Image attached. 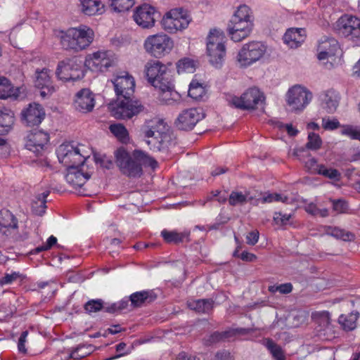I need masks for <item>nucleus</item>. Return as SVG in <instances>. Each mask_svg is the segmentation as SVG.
Masks as SVG:
<instances>
[{"label":"nucleus","mask_w":360,"mask_h":360,"mask_svg":"<svg viewBox=\"0 0 360 360\" xmlns=\"http://www.w3.org/2000/svg\"><path fill=\"white\" fill-rule=\"evenodd\" d=\"M259 235V234L257 231L250 232L246 236L247 243L250 245H255L258 241Z\"/></svg>","instance_id":"obj_62"},{"label":"nucleus","mask_w":360,"mask_h":360,"mask_svg":"<svg viewBox=\"0 0 360 360\" xmlns=\"http://www.w3.org/2000/svg\"><path fill=\"white\" fill-rule=\"evenodd\" d=\"M305 30L302 28L288 29L283 36L284 42L290 48L298 47L305 39Z\"/></svg>","instance_id":"obj_31"},{"label":"nucleus","mask_w":360,"mask_h":360,"mask_svg":"<svg viewBox=\"0 0 360 360\" xmlns=\"http://www.w3.org/2000/svg\"><path fill=\"white\" fill-rule=\"evenodd\" d=\"M67 169L68 173L65 175L67 182L72 185L76 190L79 188V193L80 195H85L84 191H82L81 189L86 180L91 177V174L88 172H84V169L82 168H79V167H75Z\"/></svg>","instance_id":"obj_24"},{"label":"nucleus","mask_w":360,"mask_h":360,"mask_svg":"<svg viewBox=\"0 0 360 360\" xmlns=\"http://www.w3.org/2000/svg\"><path fill=\"white\" fill-rule=\"evenodd\" d=\"M322 146V141L320 136L314 132H311L308 134V141L305 145V149L307 150H317L321 148Z\"/></svg>","instance_id":"obj_49"},{"label":"nucleus","mask_w":360,"mask_h":360,"mask_svg":"<svg viewBox=\"0 0 360 360\" xmlns=\"http://www.w3.org/2000/svg\"><path fill=\"white\" fill-rule=\"evenodd\" d=\"M224 34L217 30H211L207 37V53L210 63L216 68L222 64L226 54Z\"/></svg>","instance_id":"obj_3"},{"label":"nucleus","mask_w":360,"mask_h":360,"mask_svg":"<svg viewBox=\"0 0 360 360\" xmlns=\"http://www.w3.org/2000/svg\"><path fill=\"white\" fill-rule=\"evenodd\" d=\"M108 108L113 117L121 120L131 119L144 110L140 101L132 100L131 97L123 98L115 104H110Z\"/></svg>","instance_id":"obj_6"},{"label":"nucleus","mask_w":360,"mask_h":360,"mask_svg":"<svg viewBox=\"0 0 360 360\" xmlns=\"http://www.w3.org/2000/svg\"><path fill=\"white\" fill-rule=\"evenodd\" d=\"M110 8L115 12H124L129 10L134 4V0H110Z\"/></svg>","instance_id":"obj_41"},{"label":"nucleus","mask_w":360,"mask_h":360,"mask_svg":"<svg viewBox=\"0 0 360 360\" xmlns=\"http://www.w3.org/2000/svg\"><path fill=\"white\" fill-rule=\"evenodd\" d=\"M340 122L337 119L330 120L329 118L322 119V127L326 130H334L340 127Z\"/></svg>","instance_id":"obj_57"},{"label":"nucleus","mask_w":360,"mask_h":360,"mask_svg":"<svg viewBox=\"0 0 360 360\" xmlns=\"http://www.w3.org/2000/svg\"><path fill=\"white\" fill-rule=\"evenodd\" d=\"M168 127L169 126L163 120L155 117L147 120L143 126L142 130L145 137L152 139L155 136L161 135Z\"/></svg>","instance_id":"obj_27"},{"label":"nucleus","mask_w":360,"mask_h":360,"mask_svg":"<svg viewBox=\"0 0 360 360\" xmlns=\"http://www.w3.org/2000/svg\"><path fill=\"white\" fill-rule=\"evenodd\" d=\"M204 117L205 114L202 109L191 108L183 110L179 115L175 124L180 130L190 131Z\"/></svg>","instance_id":"obj_14"},{"label":"nucleus","mask_w":360,"mask_h":360,"mask_svg":"<svg viewBox=\"0 0 360 360\" xmlns=\"http://www.w3.org/2000/svg\"><path fill=\"white\" fill-rule=\"evenodd\" d=\"M266 51V46L260 41L245 44L238 52L237 60L242 67L249 66L259 60Z\"/></svg>","instance_id":"obj_10"},{"label":"nucleus","mask_w":360,"mask_h":360,"mask_svg":"<svg viewBox=\"0 0 360 360\" xmlns=\"http://www.w3.org/2000/svg\"><path fill=\"white\" fill-rule=\"evenodd\" d=\"M82 61L77 58H68L58 64L56 75L63 81L77 80L84 77Z\"/></svg>","instance_id":"obj_7"},{"label":"nucleus","mask_w":360,"mask_h":360,"mask_svg":"<svg viewBox=\"0 0 360 360\" xmlns=\"http://www.w3.org/2000/svg\"><path fill=\"white\" fill-rule=\"evenodd\" d=\"M113 84L115 91L118 97H131L134 93L135 81L128 73H126L124 75L117 76L115 79Z\"/></svg>","instance_id":"obj_20"},{"label":"nucleus","mask_w":360,"mask_h":360,"mask_svg":"<svg viewBox=\"0 0 360 360\" xmlns=\"http://www.w3.org/2000/svg\"><path fill=\"white\" fill-rule=\"evenodd\" d=\"M321 105L328 113H333L338 108L340 101L339 94L333 90H326L319 95Z\"/></svg>","instance_id":"obj_29"},{"label":"nucleus","mask_w":360,"mask_h":360,"mask_svg":"<svg viewBox=\"0 0 360 360\" xmlns=\"http://www.w3.org/2000/svg\"><path fill=\"white\" fill-rule=\"evenodd\" d=\"M103 307V302L101 299L89 300L84 305V309L89 314L98 312Z\"/></svg>","instance_id":"obj_53"},{"label":"nucleus","mask_w":360,"mask_h":360,"mask_svg":"<svg viewBox=\"0 0 360 360\" xmlns=\"http://www.w3.org/2000/svg\"><path fill=\"white\" fill-rule=\"evenodd\" d=\"M27 335H28V332L27 330L23 331L21 333V335L18 339V349L19 352L22 354L27 353V349L25 348V343L26 342Z\"/></svg>","instance_id":"obj_60"},{"label":"nucleus","mask_w":360,"mask_h":360,"mask_svg":"<svg viewBox=\"0 0 360 360\" xmlns=\"http://www.w3.org/2000/svg\"><path fill=\"white\" fill-rule=\"evenodd\" d=\"M253 26V20H231L228 24L227 31L233 41L239 42L250 34Z\"/></svg>","instance_id":"obj_16"},{"label":"nucleus","mask_w":360,"mask_h":360,"mask_svg":"<svg viewBox=\"0 0 360 360\" xmlns=\"http://www.w3.org/2000/svg\"><path fill=\"white\" fill-rule=\"evenodd\" d=\"M82 12L87 15H101L105 6L101 0H79Z\"/></svg>","instance_id":"obj_32"},{"label":"nucleus","mask_w":360,"mask_h":360,"mask_svg":"<svg viewBox=\"0 0 360 360\" xmlns=\"http://www.w3.org/2000/svg\"><path fill=\"white\" fill-rule=\"evenodd\" d=\"M327 233L330 236L342 239L344 241H351L354 239V235L349 231H346L338 227H329Z\"/></svg>","instance_id":"obj_42"},{"label":"nucleus","mask_w":360,"mask_h":360,"mask_svg":"<svg viewBox=\"0 0 360 360\" xmlns=\"http://www.w3.org/2000/svg\"><path fill=\"white\" fill-rule=\"evenodd\" d=\"M269 292L275 293L279 292L281 294H288L292 290V285L290 283H286L278 285H270L268 288Z\"/></svg>","instance_id":"obj_55"},{"label":"nucleus","mask_w":360,"mask_h":360,"mask_svg":"<svg viewBox=\"0 0 360 360\" xmlns=\"http://www.w3.org/2000/svg\"><path fill=\"white\" fill-rule=\"evenodd\" d=\"M19 94V89L15 88L11 82L6 77H0V98L6 99L8 98H17Z\"/></svg>","instance_id":"obj_34"},{"label":"nucleus","mask_w":360,"mask_h":360,"mask_svg":"<svg viewBox=\"0 0 360 360\" xmlns=\"http://www.w3.org/2000/svg\"><path fill=\"white\" fill-rule=\"evenodd\" d=\"M264 345L270 352L274 359L276 360H285V357L281 346L274 342L271 339L264 340Z\"/></svg>","instance_id":"obj_39"},{"label":"nucleus","mask_w":360,"mask_h":360,"mask_svg":"<svg viewBox=\"0 0 360 360\" xmlns=\"http://www.w3.org/2000/svg\"><path fill=\"white\" fill-rule=\"evenodd\" d=\"M156 89L160 91V100L167 104H170L172 101H176L180 98L179 93L174 89L172 78L158 86Z\"/></svg>","instance_id":"obj_30"},{"label":"nucleus","mask_w":360,"mask_h":360,"mask_svg":"<svg viewBox=\"0 0 360 360\" xmlns=\"http://www.w3.org/2000/svg\"><path fill=\"white\" fill-rule=\"evenodd\" d=\"M191 21V17L188 11L182 8H176L166 13L161 23L165 30L169 33H175L186 29Z\"/></svg>","instance_id":"obj_4"},{"label":"nucleus","mask_w":360,"mask_h":360,"mask_svg":"<svg viewBox=\"0 0 360 360\" xmlns=\"http://www.w3.org/2000/svg\"><path fill=\"white\" fill-rule=\"evenodd\" d=\"M21 275L18 272L6 274L4 276L0 278V285H4L10 284L20 278Z\"/></svg>","instance_id":"obj_59"},{"label":"nucleus","mask_w":360,"mask_h":360,"mask_svg":"<svg viewBox=\"0 0 360 360\" xmlns=\"http://www.w3.org/2000/svg\"><path fill=\"white\" fill-rule=\"evenodd\" d=\"M205 94V89L198 82L193 80L188 89V96L195 100H198L202 97Z\"/></svg>","instance_id":"obj_47"},{"label":"nucleus","mask_w":360,"mask_h":360,"mask_svg":"<svg viewBox=\"0 0 360 360\" xmlns=\"http://www.w3.org/2000/svg\"><path fill=\"white\" fill-rule=\"evenodd\" d=\"M274 193H268L263 196L259 200L262 203H271L274 202Z\"/></svg>","instance_id":"obj_64"},{"label":"nucleus","mask_w":360,"mask_h":360,"mask_svg":"<svg viewBox=\"0 0 360 360\" xmlns=\"http://www.w3.org/2000/svg\"><path fill=\"white\" fill-rule=\"evenodd\" d=\"M145 72L148 82L155 88L172 78L168 68L158 60L148 62L145 65Z\"/></svg>","instance_id":"obj_13"},{"label":"nucleus","mask_w":360,"mask_h":360,"mask_svg":"<svg viewBox=\"0 0 360 360\" xmlns=\"http://www.w3.org/2000/svg\"><path fill=\"white\" fill-rule=\"evenodd\" d=\"M93 352V347L91 345H79L76 348H75L70 354V358L73 359H81L88 355H89Z\"/></svg>","instance_id":"obj_45"},{"label":"nucleus","mask_w":360,"mask_h":360,"mask_svg":"<svg viewBox=\"0 0 360 360\" xmlns=\"http://www.w3.org/2000/svg\"><path fill=\"white\" fill-rule=\"evenodd\" d=\"M333 210L339 213H342L347 209V205L345 201L342 200H338L333 202Z\"/></svg>","instance_id":"obj_61"},{"label":"nucleus","mask_w":360,"mask_h":360,"mask_svg":"<svg viewBox=\"0 0 360 360\" xmlns=\"http://www.w3.org/2000/svg\"><path fill=\"white\" fill-rule=\"evenodd\" d=\"M49 191H44L42 193L37 195L35 199L32 200L31 204L32 211L34 214L41 216L45 213L46 208V198L49 195Z\"/></svg>","instance_id":"obj_36"},{"label":"nucleus","mask_w":360,"mask_h":360,"mask_svg":"<svg viewBox=\"0 0 360 360\" xmlns=\"http://www.w3.org/2000/svg\"><path fill=\"white\" fill-rule=\"evenodd\" d=\"M117 58L111 51H97L86 56L84 65L91 71L104 72L115 66Z\"/></svg>","instance_id":"obj_9"},{"label":"nucleus","mask_w":360,"mask_h":360,"mask_svg":"<svg viewBox=\"0 0 360 360\" xmlns=\"http://www.w3.org/2000/svg\"><path fill=\"white\" fill-rule=\"evenodd\" d=\"M60 42L66 50L78 52L85 49L93 41L94 32L92 29L85 25L70 27L65 32H61Z\"/></svg>","instance_id":"obj_2"},{"label":"nucleus","mask_w":360,"mask_h":360,"mask_svg":"<svg viewBox=\"0 0 360 360\" xmlns=\"http://www.w3.org/2000/svg\"><path fill=\"white\" fill-rule=\"evenodd\" d=\"M248 195L242 192L232 191L229 195V202L232 206L245 204Z\"/></svg>","instance_id":"obj_51"},{"label":"nucleus","mask_w":360,"mask_h":360,"mask_svg":"<svg viewBox=\"0 0 360 360\" xmlns=\"http://www.w3.org/2000/svg\"><path fill=\"white\" fill-rule=\"evenodd\" d=\"M340 51L338 42L334 38L325 37L318 46V58L319 60L331 58Z\"/></svg>","instance_id":"obj_26"},{"label":"nucleus","mask_w":360,"mask_h":360,"mask_svg":"<svg viewBox=\"0 0 360 360\" xmlns=\"http://www.w3.org/2000/svg\"><path fill=\"white\" fill-rule=\"evenodd\" d=\"M312 98L311 93L305 87L295 85L287 93V102L291 110L295 112L302 111Z\"/></svg>","instance_id":"obj_12"},{"label":"nucleus","mask_w":360,"mask_h":360,"mask_svg":"<svg viewBox=\"0 0 360 360\" xmlns=\"http://www.w3.org/2000/svg\"><path fill=\"white\" fill-rule=\"evenodd\" d=\"M318 174L326 178L333 180H338L340 177V173L336 169L327 168L325 165H321Z\"/></svg>","instance_id":"obj_52"},{"label":"nucleus","mask_w":360,"mask_h":360,"mask_svg":"<svg viewBox=\"0 0 360 360\" xmlns=\"http://www.w3.org/2000/svg\"><path fill=\"white\" fill-rule=\"evenodd\" d=\"M265 97L257 88H250L240 97L232 96L229 100L231 106L240 110H253L259 103L264 101Z\"/></svg>","instance_id":"obj_8"},{"label":"nucleus","mask_w":360,"mask_h":360,"mask_svg":"<svg viewBox=\"0 0 360 360\" xmlns=\"http://www.w3.org/2000/svg\"><path fill=\"white\" fill-rule=\"evenodd\" d=\"M22 120L28 127L39 125L44 119L45 112L38 103H31L21 112Z\"/></svg>","instance_id":"obj_19"},{"label":"nucleus","mask_w":360,"mask_h":360,"mask_svg":"<svg viewBox=\"0 0 360 360\" xmlns=\"http://www.w3.org/2000/svg\"><path fill=\"white\" fill-rule=\"evenodd\" d=\"M146 143L154 151L167 152L176 142L173 131L168 127L161 135L155 136L152 139H148Z\"/></svg>","instance_id":"obj_18"},{"label":"nucleus","mask_w":360,"mask_h":360,"mask_svg":"<svg viewBox=\"0 0 360 360\" xmlns=\"http://www.w3.org/2000/svg\"><path fill=\"white\" fill-rule=\"evenodd\" d=\"M304 210L307 213L313 216L326 217L328 215V210L327 209H319L317 207L316 205L312 202L307 204L305 206Z\"/></svg>","instance_id":"obj_54"},{"label":"nucleus","mask_w":360,"mask_h":360,"mask_svg":"<svg viewBox=\"0 0 360 360\" xmlns=\"http://www.w3.org/2000/svg\"><path fill=\"white\" fill-rule=\"evenodd\" d=\"M231 20H253L251 9L246 5L240 6L235 12Z\"/></svg>","instance_id":"obj_43"},{"label":"nucleus","mask_w":360,"mask_h":360,"mask_svg":"<svg viewBox=\"0 0 360 360\" xmlns=\"http://www.w3.org/2000/svg\"><path fill=\"white\" fill-rule=\"evenodd\" d=\"M110 130L122 142L125 143L128 141L129 134L124 125L121 124H111Z\"/></svg>","instance_id":"obj_46"},{"label":"nucleus","mask_w":360,"mask_h":360,"mask_svg":"<svg viewBox=\"0 0 360 360\" xmlns=\"http://www.w3.org/2000/svg\"><path fill=\"white\" fill-rule=\"evenodd\" d=\"M246 331H247L246 329L240 328V329H237L236 330H227V331H224V332H221V333L214 332L209 337L208 342L210 344L215 343L219 341L226 339L228 338H230L232 335H233L234 334H236V333H243Z\"/></svg>","instance_id":"obj_40"},{"label":"nucleus","mask_w":360,"mask_h":360,"mask_svg":"<svg viewBox=\"0 0 360 360\" xmlns=\"http://www.w3.org/2000/svg\"><path fill=\"white\" fill-rule=\"evenodd\" d=\"M290 218L291 214H283L279 212L274 213L273 219L276 224L283 226L287 224Z\"/></svg>","instance_id":"obj_58"},{"label":"nucleus","mask_w":360,"mask_h":360,"mask_svg":"<svg viewBox=\"0 0 360 360\" xmlns=\"http://www.w3.org/2000/svg\"><path fill=\"white\" fill-rule=\"evenodd\" d=\"M75 109L82 113L91 112L95 105L94 94L89 89H82L75 95Z\"/></svg>","instance_id":"obj_21"},{"label":"nucleus","mask_w":360,"mask_h":360,"mask_svg":"<svg viewBox=\"0 0 360 360\" xmlns=\"http://www.w3.org/2000/svg\"><path fill=\"white\" fill-rule=\"evenodd\" d=\"M115 163L123 174L130 177L140 176L142 174V165L155 168L157 161L142 150H135L132 156L124 148H120L115 151Z\"/></svg>","instance_id":"obj_1"},{"label":"nucleus","mask_w":360,"mask_h":360,"mask_svg":"<svg viewBox=\"0 0 360 360\" xmlns=\"http://www.w3.org/2000/svg\"><path fill=\"white\" fill-rule=\"evenodd\" d=\"M57 157L59 162L67 169L83 166L86 160L79 149L70 143H63L58 147Z\"/></svg>","instance_id":"obj_11"},{"label":"nucleus","mask_w":360,"mask_h":360,"mask_svg":"<svg viewBox=\"0 0 360 360\" xmlns=\"http://www.w3.org/2000/svg\"><path fill=\"white\" fill-rule=\"evenodd\" d=\"M176 69L179 74L183 72L192 73L195 70V64L191 59L184 58L177 62Z\"/></svg>","instance_id":"obj_48"},{"label":"nucleus","mask_w":360,"mask_h":360,"mask_svg":"<svg viewBox=\"0 0 360 360\" xmlns=\"http://www.w3.org/2000/svg\"><path fill=\"white\" fill-rule=\"evenodd\" d=\"M292 155L304 164L306 169L311 174H318L321 165H319L316 158L311 156V154L304 148H295Z\"/></svg>","instance_id":"obj_28"},{"label":"nucleus","mask_w":360,"mask_h":360,"mask_svg":"<svg viewBox=\"0 0 360 360\" xmlns=\"http://www.w3.org/2000/svg\"><path fill=\"white\" fill-rule=\"evenodd\" d=\"M337 26L339 34L345 37L360 39V18L345 15L338 20Z\"/></svg>","instance_id":"obj_15"},{"label":"nucleus","mask_w":360,"mask_h":360,"mask_svg":"<svg viewBox=\"0 0 360 360\" xmlns=\"http://www.w3.org/2000/svg\"><path fill=\"white\" fill-rule=\"evenodd\" d=\"M341 134L347 136L352 139L360 141V127H359L345 125L343 127Z\"/></svg>","instance_id":"obj_50"},{"label":"nucleus","mask_w":360,"mask_h":360,"mask_svg":"<svg viewBox=\"0 0 360 360\" xmlns=\"http://www.w3.org/2000/svg\"><path fill=\"white\" fill-rule=\"evenodd\" d=\"M160 17L154 7L143 4L139 6L134 14L135 22L143 28H150L154 26L155 20Z\"/></svg>","instance_id":"obj_17"},{"label":"nucleus","mask_w":360,"mask_h":360,"mask_svg":"<svg viewBox=\"0 0 360 360\" xmlns=\"http://www.w3.org/2000/svg\"><path fill=\"white\" fill-rule=\"evenodd\" d=\"M94 160L96 164L100 165L103 168L110 169L113 165L112 161L106 155H95Z\"/></svg>","instance_id":"obj_56"},{"label":"nucleus","mask_w":360,"mask_h":360,"mask_svg":"<svg viewBox=\"0 0 360 360\" xmlns=\"http://www.w3.org/2000/svg\"><path fill=\"white\" fill-rule=\"evenodd\" d=\"M49 136L47 133L36 131L27 136L25 148L38 156L44 150V147L49 142Z\"/></svg>","instance_id":"obj_22"},{"label":"nucleus","mask_w":360,"mask_h":360,"mask_svg":"<svg viewBox=\"0 0 360 360\" xmlns=\"http://www.w3.org/2000/svg\"><path fill=\"white\" fill-rule=\"evenodd\" d=\"M240 258L243 260V261H245V262H253L256 259L257 257L255 255L252 254V253H250L248 252H246V251H243L241 254H240Z\"/></svg>","instance_id":"obj_63"},{"label":"nucleus","mask_w":360,"mask_h":360,"mask_svg":"<svg viewBox=\"0 0 360 360\" xmlns=\"http://www.w3.org/2000/svg\"><path fill=\"white\" fill-rule=\"evenodd\" d=\"M51 71L49 69L43 68L37 69L35 71L34 86L41 89L40 95L44 98L51 95L55 91V87L52 84L50 76Z\"/></svg>","instance_id":"obj_23"},{"label":"nucleus","mask_w":360,"mask_h":360,"mask_svg":"<svg viewBox=\"0 0 360 360\" xmlns=\"http://www.w3.org/2000/svg\"><path fill=\"white\" fill-rule=\"evenodd\" d=\"M214 301L211 299L193 300L188 303V307L198 313H209L213 308Z\"/></svg>","instance_id":"obj_37"},{"label":"nucleus","mask_w":360,"mask_h":360,"mask_svg":"<svg viewBox=\"0 0 360 360\" xmlns=\"http://www.w3.org/2000/svg\"><path fill=\"white\" fill-rule=\"evenodd\" d=\"M161 236L167 243H174L176 244L183 242L184 239L187 236L184 233H178L176 231H169L167 230H163L161 232Z\"/></svg>","instance_id":"obj_44"},{"label":"nucleus","mask_w":360,"mask_h":360,"mask_svg":"<svg viewBox=\"0 0 360 360\" xmlns=\"http://www.w3.org/2000/svg\"><path fill=\"white\" fill-rule=\"evenodd\" d=\"M174 46L173 40L166 34L148 36L144 41V49L150 56L159 58L170 53Z\"/></svg>","instance_id":"obj_5"},{"label":"nucleus","mask_w":360,"mask_h":360,"mask_svg":"<svg viewBox=\"0 0 360 360\" xmlns=\"http://www.w3.org/2000/svg\"><path fill=\"white\" fill-rule=\"evenodd\" d=\"M14 112L8 108L0 109V135L8 133L14 124Z\"/></svg>","instance_id":"obj_33"},{"label":"nucleus","mask_w":360,"mask_h":360,"mask_svg":"<svg viewBox=\"0 0 360 360\" xmlns=\"http://www.w3.org/2000/svg\"><path fill=\"white\" fill-rule=\"evenodd\" d=\"M155 299V297L148 291L136 292L129 296L131 305L134 307H139L146 302H151Z\"/></svg>","instance_id":"obj_35"},{"label":"nucleus","mask_w":360,"mask_h":360,"mask_svg":"<svg viewBox=\"0 0 360 360\" xmlns=\"http://www.w3.org/2000/svg\"><path fill=\"white\" fill-rule=\"evenodd\" d=\"M18 219L8 210H0V236L8 237L18 229Z\"/></svg>","instance_id":"obj_25"},{"label":"nucleus","mask_w":360,"mask_h":360,"mask_svg":"<svg viewBox=\"0 0 360 360\" xmlns=\"http://www.w3.org/2000/svg\"><path fill=\"white\" fill-rule=\"evenodd\" d=\"M359 316L358 312H352L348 314H342L339 316L338 322L345 330H352L356 326V321Z\"/></svg>","instance_id":"obj_38"}]
</instances>
